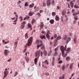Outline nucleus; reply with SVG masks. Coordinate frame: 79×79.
<instances>
[{
	"instance_id": "nucleus-26",
	"label": "nucleus",
	"mask_w": 79,
	"mask_h": 79,
	"mask_svg": "<svg viewBox=\"0 0 79 79\" xmlns=\"http://www.w3.org/2000/svg\"><path fill=\"white\" fill-rule=\"evenodd\" d=\"M70 59V57L69 56H67L66 58V60L67 61H69Z\"/></svg>"
},
{
	"instance_id": "nucleus-15",
	"label": "nucleus",
	"mask_w": 79,
	"mask_h": 79,
	"mask_svg": "<svg viewBox=\"0 0 79 79\" xmlns=\"http://www.w3.org/2000/svg\"><path fill=\"white\" fill-rule=\"evenodd\" d=\"M34 3H32V4L29 5V8H32L34 7Z\"/></svg>"
},
{
	"instance_id": "nucleus-38",
	"label": "nucleus",
	"mask_w": 79,
	"mask_h": 79,
	"mask_svg": "<svg viewBox=\"0 0 79 79\" xmlns=\"http://www.w3.org/2000/svg\"><path fill=\"white\" fill-rule=\"evenodd\" d=\"M17 74H18V72H15V75H14V77H15V76H16Z\"/></svg>"
},
{
	"instance_id": "nucleus-7",
	"label": "nucleus",
	"mask_w": 79,
	"mask_h": 79,
	"mask_svg": "<svg viewBox=\"0 0 79 79\" xmlns=\"http://www.w3.org/2000/svg\"><path fill=\"white\" fill-rule=\"evenodd\" d=\"M47 6H49L51 5V1L50 0H48L47 2Z\"/></svg>"
},
{
	"instance_id": "nucleus-17",
	"label": "nucleus",
	"mask_w": 79,
	"mask_h": 79,
	"mask_svg": "<svg viewBox=\"0 0 79 79\" xmlns=\"http://www.w3.org/2000/svg\"><path fill=\"white\" fill-rule=\"evenodd\" d=\"M54 20L53 19H51L50 20L49 22L51 24H54Z\"/></svg>"
},
{
	"instance_id": "nucleus-39",
	"label": "nucleus",
	"mask_w": 79,
	"mask_h": 79,
	"mask_svg": "<svg viewBox=\"0 0 79 79\" xmlns=\"http://www.w3.org/2000/svg\"><path fill=\"white\" fill-rule=\"evenodd\" d=\"M66 13L64 12V11H63L62 12V15H64Z\"/></svg>"
},
{
	"instance_id": "nucleus-8",
	"label": "nucleus",
	"mask_w": 79,
	"mask_h": 79,
	"mask_svg": "<svg viewBox=\"0 0 79 79\" xmlns=\"http://www.w3.org/2000/svg\"><path fill=\"white\" fill-rule=\"evenodd\" d=\"M28 28H30V31H31V30H32V26H31V25L29 23H28Z\"/></svg>"
},
{
	"instance_id": "nucleus-57",
	"label": "nucleus",
	"mask_w": 79,
	"mask_h": 79,
	"mask_svg": "<svg viewBox=\"0 0 79 79\" xmlns=\"http://www.w3.org/2000/svg\"><path fill=\"white\" fill-rule=\"evenodd\" d=\"M75 11V10H74V9H73L72 10V13H74Z\"/></svg>"
},
{
	"instance_id": "nucleus-14",
	"label": "nucleus",
	"mask_w": 79,
	"mask_h": 79,
	"mask_svg": "<svg viewBox=\"0 0 79 79\" xmlns=\"http://www.w3.org/2000/svg\"><path fill=\"white\" fill-rule=\"evenodd\" d=\"M66 51L67 52L66 53H69V52H71V48H68Z\"/></svg>"
},
{
	"instance_id": "nucleus-6",
	"label": "nucleus",
	"mask_w": 79,
	"mask_h": 79,
	"mask_svg": "<svg viewBox=\"0 0 79 79\" xmlns=\"http://www.w3.org/2000/svg\"><path fill=\"white\" fill-rule=\"evenodd\" d=\"M8 53H9L10 51L8 50H5L4 51V55L5 56H7L8 55Z\"/></svg>"
},
{
	"instance_id": "nucleus-42",
	"label": "nucleus",
	"mask_w": 79,
	"mask_h": 79,
	"mask_svg": "<svg viewBox=\"0 0 79 79\" xmlns=\"http://www.w3.org/2000/svg\"><path fill=\"white\" fill-rule=\"evenodd\" d=\"M19 19H20V22H22V21H23V17H22L20 16L19 17Z\"/></svg>"
},
{
	"instance_id": "nucleus-21",
	"label": "nucleus",
	"mask_w": 79,
	"mask_h": 79,
	"mask_svg": "<svg viewBox=\"0 0 79 79\" xmlns=\"http://www.w3.org/2000/svg\"><path fill=\"white\" fill-rule=\"evenodd\" d=\"M24 27H25V25L21 24L20 26V29H24Z\"/></svg>"
},
{
	"instance_id": "nucleus-43",
	"label": "nucleus",
	"mask_w": 79,
	"mask_h": 79,
	"mask_svg": "<svg viewBox=\"0 0 79 79\" xmlns=\"http://www.w3.org/2000/svg\"><path fill=\"white\" fill-rule=\"evenodd\" d=\"M56 37H57V34H55L54 35L53 37V38H55Z\"/></svg>"
},
{
	"instance_id": "nucleus-13",
	"label": "nucleus",
	"mask_w": 79,
	"mask_h": 79,
	"mask_svg": "<svg viewBox=\"0 0 79 79\" xmlns=\"http://www.w3.org/2000/svg\"><path fill=\"white\" fill-rule=\"evenodd\" d=\"M77 15H79V11H78L77 12H75L73 14V16H77Z\"/></svg>"
},
{
	"instance_id": "nucleus-46",
	"label": "nucleus",
	"mask_w": 79,
	"mask_h": 79,
	"mask_svg": "<svg viewBox=\"0 0 79 79\" xmlns=\"http://www.w3.org/2000/svg\"><path fill=\"white\" fill-rule=\"evenodd\" d=\"M27 43H26L25 45L24 46V47H25V48H27Z\"/></svg>"
},
{
	"instance_id": "nucleus-12",
	"label": "nucleus",
	"mask_w": 79,
	"mask_h": 79,
	"mask_svg": "<svg viewBox=\"0 0 79 79\" xmlns=\"http://www.w3.org/2000/svg\"><path fill=\"white\" fill-rule=\"evenodd\" d=\"M49 33L48 32L46 34V37L48 39H50V35Z\"/></svg>"
},
{
	"instance_id": "nucleus-1",
	"label": "nucleus",
	"mask_w": 79,
	"mask_h": 79,
	"mask_svg": "<svg viewBox=\"0 0 79 79\" xmlns=\"http://www.w3.org/2000/svg\"><path fill=\"white\" fill-rule=\"evenodd\" d=\"M60 50L61 51L62 56L64 58L67 56V52H66L65 54H64V51H66V45H65V47L63 46H61L60 47Z\"/></svg>"
},
{
	"instance_id": "nucleus-25",
	"label": "nucleus",
	"mask_w": 79,
	"mask_h": 79,
	"mask_svg": "<svg viewBox=\"0 0 79 79\" xmlns=\"http://www.w3.org/2000/svg\"><path fill=\"white\" fill-rule=\"evenodd\" d=\"M40 38H41V39H46L45 36L44 35H43L41 36H40Z\"/></svg>"
},
{
	"instance_id": "nucleus-48",
	"label": "nucleus",
	"mask_w": 79,
	"mask_h": 79,
	"mask_svg": "<svg viewBox=\"0 0 79 79\" xmlns=\"http://www.w3.org/2000/svg\"><path fill=\"white\" fill-rule=\"evenodd\" d=\"M41 33L42 34H45L46 33V32H45V31H42Z\"/></svg>"
},
{
	"instance_id": "nucleus-33",
	"label": "nucleus",
	"mask_w": 79,
	"mask_h": 79,
	"mask_svg": "<svg viewBox=\"0 0 79 79\" xmlns=\"http://www.w3.org/2000/svg\"><path fill=\"white\" fill-rule=\"evenodd\" d=\"M26 21H23L21 23V24H22V25H25V24H26Z\"/></svg>"
},
{
	"instance_id": "nucleus-30",
	"label": "nucleus",
	"mask_w": 79,
	"mask_h": 79,
	"mask_svg": "<svg viewBox=\"0 0 79 79\" xmlns=\"http://www.w3.org/2000/svg\"><path fill=\"white\" fill-rule=\"evenodd\" d=\"M36 15H38V17H40L41 16V15H40V14L39 12L36 13Z\"/></svg>"
},
{
	"instance_id": "nucleus-64",
	"label": "nucleus",
	"mask_w": 79,
	"mask_h": 79,
	"mask_svg": "<svg viewBox=\"0 0 79 79\" xmlns=\"http://www.w3.org/2000/svg\"><path fill=\"white\" fill-rule=\"evenodd\" d=\"M44 27H45V29L47 28V26H46V25L44 26Z\"/></svg>"
},
{
	"instance_id": "nucleus-20",
	"label": "nucleus",
	"mask_w": 79,
	"mask_h": 79,
	"mask_svg": "<svg viewBox=\"0 0 79 79\" xmlns=\"http://www.w3.org/2000/svg\"><path fill=\"white\" fill-rule=\"evenodd\" d=\"M70 4L71 8H73L74 6V3H73V1H72L71 2H70Z\"/></svg>"
},
{
	"instance_id": "nucleus-2",
	"label": "nucleus",
	"mask_w": 79,
	"mask_h": 79,
	"mask_svg": "<svg viewBox=\"0 0 79 79\" xmlns=\"http://www.w3.org/2000/svg\"><path fill=\"white\" fill-rule=\"evenodd\" d=\"M40 55L41 56H42V55H43V53L40 50L37 51L35 52V57H37L38 56V58H39Z\"/></svg>"
},
{
	"instance_id": "nucleus-28",
	"label": "nucleus",
	"mask_w": 79,
	"mask_h": 79,
	"mask_svg": "<svg viewBox=\"0 0 79 79\" xmlns=\"http://www.w3.org/2000/svg\"><path fill=\"white\" fill-rule=\"evenodd\" d=\"M43 7H44L46 6V3L45 2H44L43 3L42 5Z\"/></svg>"
},
{
	"instance_id": "nucleus-52",
	"label": "nucleus",
	"mask_w": 79,
	"mask_h": 79,
	"mask_svg": "<svg viewBox=\"0 0 79 79\" xmlns=\"http://www.w3.org/2000/svg\"><path fill=\"white\" fill-rule=\"evenodd\" d=\"M47 60H46L45 61H42L43 63H47Z\"/></svg>"
},
{
	"instance_id": "nucleus-34",
	"label": "nucleus",
	"mask_w": 79,
	"mask_h": 79,
	"mask_svg": "<svg viewBox=\"0 0 79 79\" xmlns=\"http://www.w3.org/2000/svg\"><path fill=\"white\" fill-rule=\"evenodd\" d=\"M73 64L72 63V64H71L70 65V68L71 69H72V68L73 66Z\"/></svg>"
},
{
	"instance_id": "nucleus-37",
	"label": "nucleus",
	"mask_w": 79,
	"mask_h": 79,
	"mask_svg": "<svg viewBox=\"0 0 79 79\" xmlns=\"http://www.w3.org/2000/svg\"><path fill=\"white\" fill-rule=\"evenodd\" d=\"M52 16H55L56 15V13L54 12H52Z\"/></svg>"
},
{
	"instance_id": "nucleus-5",
	"label": "nucleus",
	"mask_w": 79,
	"mask_h": 79,
	"mask_svg": "<svg viewBox=\"0 0 79 79\" xmlns=\"http://www.w3.org/2000/svg\"><path fill=\"white\" fill-rule=\"evenodd\" d=\"M8 71H5L4 72V78L6 77V76L8 75Z\"/></svg>"
},
{
	"instance_id": "nucleus-55",
	"label": "nucleus",
	"mask_w": 79,
	"mask_h": 79,
	"mask_svg": "<svg viewBox=\"0 0 79 79\" xmlns=\"http://www.w3.org/2000/svg\"><path fill=\"white\" fill-rule=\"evenodd\" d=\"M45 75L46 76H48V75H49V74L48 73H45Z\"/></svg>"
},
{
	"instance_id": "nucleus-63",
	"label": "nucleus",
	"mask_w": 79,
	"mask_h": 79,
	"mask_svg": "<svg viewBox=\"0 0 79 79\" xmlns=\"http://www.w3.org/2000/svg\"><path fill=\"white\" fill-rule=\"evenodd\" d=\"M57 8L58 10H60V6H57Z\"/></svg>"
},
{
	"instance_id": "nucleus-56",
	"label": "nucleus",
	"mask_w": 79,
	"mask_h": 79,
	"mask_svg": "<svg viewBox=\"0 0 79 79\" xmlns=\"http://www.w3.org/2000/svg\"><path fill=\"white\" fill-rule=\"evenodd\" d=\"M55 57H52V61H55Z\"/></svg>"
},
{
	"instance_id": "nucleus-49",
	"label": "nucleus",
	"mask_w": 79,
	"mask_h": 79,
	"mask_svg": "<svg viewBox=\"0 0 79 79\" xmlns=\"http://www.w3.org/2000/svg\"><path fill=\"white\" fill-rule=\"evenodd\" d=\"M58 63L59 64H61L63 63V61L62 60H60L59 61Z\"/></svg>"
},
{
	"instance_id": "nucleus-51",
	"label": "nucleus",
	"mask_w": 79,
	"mask_h": 79,
	"mask_svg": "<svg viewBox=\"0 0 79 79\" xmlns=\"http://www.w3.org/2000/svg\"><path fill=\"white\" fill-rule=\"evenodd\" d=\"M33 40V38L32 36H31L30 37L29 39H28V40Z\"/></svg>"
},
{
	"instance_id": "nucleus-3",
	"label": "nucleus",
	"mask_w": 79,
	"mask_h": 79,
	"mask_svg": "<svg viewBox=\"0 0 79 79\" xmlns=\"http://www.w3.org/2000/svg\"><path fill=\"white\" fill-rule=\"evenodd\" d=\"M42 41L41 40H36V44H38V43H40V44H41L40 45H37V48L38 49H39V48L40 47H41L42 45V44L43 43Z\"/></svg>"
},
{
	"instance_id": "nucleus-16",
	"label": "nucleus",
	"mask_w": 79,
	"mask_h": 79,
	"mask_svg": "<svg viewBox=\"0 0 79 79\" xmlns=\"http://www.w3.org/2000/svg\"><path fill=\"white\" fill-rule=\"evenodd\" d=\"M27 56H25V60H26L27 62H28L29 61V58L28 57H26Z\"/></svg>"
},
{
	"instance_id": "nucleus-62",
	"label": "nucleus",
	"mask_w": 79,
	"mask_h": 79,
	"mask_svg": "<svg viewBox=\"0 0 79 79\" xmlns=\"http://www.w3.org/2000/svg\"><path fill=\"white\" fill-rule=\"evenodd\" d=\"M42 12H43V10H41L40 11V13H42Z\"/></svg>"
},
{
	"instance_id": "nucleus-54",
	"label": "nucleus",
	"mask_w": 79,
	"mask_h": 79,
	"mask_svg": "<svg viewBox=\"0 0 79 79\" xmlns=\"http://www.w3.org/2000/svg\"><path fill=\"white\" fill-rule=\"evenodd\" d=\"M69 41H70V40H67L66 41V44H68V43L69 42Z\"/></svg>"
},
{
	"instance_id": "nucleus-10",
	"label": "nucleus",
	"mask_w": 79,
	"mask_h": 79,
	"mask_svg": "<svg viewBox=\"0 0 79 79\" xmlns=\"http://www.w3.org/2000/svg\"><path fill=\"white\" fill-rule=\"evenodd\" d=\"M40 24H41L40 26V28H41V29L43 28V27H44V23H43V22H41Z\"/></svg>"
},
{
	"instance_id": "nucleus-50",
	"label": "nucleus",
	"mask_w": 79,
	"mask_h": 79,
	"mask_svg": "<svg viewBox=\"0 0 79 79\" xmlns=\"http://www.w3.org/2000/svg\"><path fill=\"white\" fill-rule=\"evenodd\" d=\"M26 48H25L24 49V50H23V53H25V52H26V50H27V49H26Z\"/></svg>"
},
{
	"instance_id": "nucleus-44",
	"label": "nucleus",
	"mask_w": 79,
	"mask_h": 79,
	"mask_svg": "<svg viewBox=\"0 0 79 79\" xmlns=\"http://www.w3.org/2000/svg\"><path fill=\"white\" fill-rule=\"evenodd\" d=\"M28 2H26V3L25 4V6H28Z\"/></svg>"
},
{
	"instance_id": "nucleus-35",
	"label": "nucleus",
	"mask_w": 79,
	"mask_h": 79,
	"mask_svg": "<svg viewBox=\"0 0 79 79\" xmlns=\"http://www.w3.org/2000/svg\"><path fill=\"white\" fill-rule=\"evenodd\" d=\"M52 5H53L55 4V1H54V0H52Z\"/></svg>"
},
{
	"instance_id": "nucleus-41",
	"label": "nucleus",
	"mask_w": 79,
	"mask_h": 79,
	"mask_svg": "<svg viewBox=\"0 0 79 79\" xmlns=\"http://www.w3.org/2000/svg\"><path fill=\"white\" fill-rule=\"evenodd\" d=\"M67 38V35H64V39L66 40V38Z\"/></svg>"
},
{
	"instance_id": "nucleus-22",
	"label": "nucleus",
	"mask_w": 79,
	"mask_h": 79,
	"mask_svg": "<svg viewBox=\"0 0 79 79\" xmlns=\"http://www.w3.org/2000/svg\"><path fill=\"white\" fill-rule=\"evenodd\" d=\"M61 39V37L60 36H58L57 38V40H60Z\"/></svg>"
},
{
	"instance_id": "nucleus-27",
	"label": "nucleus",
	"mask_w": 79,
	"mask_h": 79,
	"mask_svg": "<svg viewBox=\"0 0 79 79\" xmlns=\"http://www.w3.org/2000/svg\"><path fill=\"white\" fill-rule=\"evenodd\" d=\"M64 79V76L63 75L62 77H59V79Z\"/></svg>"
},
{
	"instance_id": "nucleus-31",
	"label": "nucleus",
	"mask_w": 79,
	"mask_h": 79,
	"mask_svg": "<svg viewBox=\"0 0 79 79\" xmlns=\"http://www.w3.org/2000/svg\"><path fill=\"white\" fill-rule=\"evenodd\" d=\"M74 19L75 20H76V21H77V19H78V17L77 16H74Z\"/></svg>"
},
{
	"instance_id": "nucleus-60",
	"label": "nucleus",
	"mask_w": 79,
	"mask_h": 79,
	"mask_svg": "<svg viewBox=\"0 0 79 79\" xmlns=\"http://www.w3.org/2000/svg\"><path fill=\"white\" fill-rule=\"evenodd\" d=\"M58 41H57V40H55L54 41V42L55 43V44H56V42H57Z\"/></svg>"
},
{
	"instance_id": "nucleus-29",
	"label": "nucleus",
	"mask_w": 79,
	"mask_h": 79,
	"mask_svg": "<svg viewBox=\"0 0 79 79\" xmlns=\"http://www.w3.org/2000/svg\"><path fill=\"white\" fill-rule=\"evenodd\" d=\"M25 39H27L28 38V35L27 33H26L25 35Z\"/></svg>"
},
{
	"instance_id": "nucleus-58",
	"label": "nucleus",
	"mask_w": 79,
	"mask_h": 79,
	"mask_svg": "<svg viewBox=\"0 0 79 79\" xmlns=\"http://www.w3.org/2000/svg\"><path fill=\"white\" fill-rule=\"evenodd\" d=\"M55 62V61H52V66H54V63Z\"/></svg>"
},
{
	"instance_id": "nucleus-59",
	"label": "nucleus",
	"mask_w": 79,
	"mask_h": 79,
	"mask_svg": "<svg viewBox=\"0 0 79 79\" xmlns=\"http://www.w3.org/2000/svg\"><path fill=\"white\" fill-rule=\"evenodd\" d=\"M58 50V48H56L55 49V51L56 52Z\"/></svg>"
},
{
	"instance_id": "nucleus-32",
	"label": "nucleus",
	"mask_w": 79,
	"mask_h": 79,
	"mask_svg": "<svg viewBox=\"0 0 79 79\" xmlns=\"http://www.w3.org/2000/svg\"><path fill=\"white\" fill-rule=\"evenodd\" d=\"M74 7L75 8H79V6H77V5H75L74 6Z\"/></svg>"
},
{
	"instance_id": "nucleus-24",
	"label": "nucleus",
	"mask_w": 79,
	"mask_h": 79,
	"mask_svg": "<svg viewBox=\"0 0 79 79\" xmlns=\"http://www.w3.org/2000/svg\"><path fill=\"white\" fill-rule=\"evenodd\" d=\"M35 22V20L34 19H33L31 21V24L33 25V23H34Z\"/></svg>"
},
{
	"instance_id": "nucleus-36",
	"label": "nucleus",
	"mask_w": 79,
	"mask_h": 79,
	"mask_svg": "<svg viewBox=\"0 0 79 79\" xmlns=\"http://www.w3.org/2000/svg\"><path fill=\"white\" fill-rule=\"evenodd\" d=\"M65 68H66V66H65V65H63L62 66V69L63 71H64V70Z\"/></svg>"
},
{
	"instance_id": "nucleus-18",
	"label": "nucleus",
	"mask_w": 79,
	"mask_h": 79,
	"mask_svg": "<svg viewBox=\"0 0 79 79\" xmlns=\"http://www.w3.org/2000/svg\"><path fill=\"white\" fill-rule=\"evenodd\" d=\"M33 15V13L31 11L29 12V13H28V15L30 16H32Z\"/></svg>"
},
{
	"instance_id": "nucleus-19",
	"label": "nucleus",
	"mask_w": 79,
	"mask_h": 79,
	"mask_svg": "<svg viewBox=\"0 0 79 79\" xmlns=\"http://www.w3.org/2000/svg\"><path fill=\"white\" fill-rule=\"evenodd\" d=\"M44 56H47V52L45 51V50H44Z\"/></svg>"
},
{
	"instance_id": "nucleus-53",
	"label": "nucleus",
	"mask_w": 79,
	"mask_h": 79,
	"mask_svg": "<svg viewBox=\"0 0 79 79\" xmlns=\"http://www.w3.org/2000/svg\"><path fill=\"white\" fill-rule=\"evenodd\" d=\"M15 17H16V19H18V15H15Z\"/></svg>"
},
{
	"instance_id": "nucleus-11",
	"label": "nucleus",
	"mask_w": 79,
	"mask_h": 79,
	"mask_svg": "<svg viewBox=\"0 0 79 79\" xmlns=\"http://www.w3.org/2000/svg\"><path fill=\"white\" fill-rule=\"evenodd\" d=\"M55 19L56 21H59V20L60 19V18L59 17H58V15H56L55 17Z\"/></svg>"
},
{
	"instance_id": "nucleus-4",
	"label": "nucleus",
	"mask_w": 79,
	"mask_h": 79,
	"mask_svg": "<svg viewBox=\"0 0 79 79\" xmlns=\"http://www.w3.org/2000/svg\"><path fill=\"white\" fill-rule=\"evenodd\" d=\"M32 40H28L27 44L28 47H29L32 45Z\"/></svg>"
},
{
	"instance_id": "nucleus-40",
	"label": "nucleus",
	"mask_w": 79,
	"mask_h": 79,
	"mask_svg": "<svg viewBox=\"0 0 79 79\" xmlns=\"http://www.w3.org/2000/svg\"><path fill=\"white\" fill-rule=\"evenodd\" d=\"M25 55H26V56H27V55H29V52H26L25 53Z\"/></svg>"
},
{
	"instance_id": "nucleus-61",
	"label": "nucleus",
	"mask_w": 79,
	"mask_h": 79,
	"mask_svg": "<svg viewBox=\"0 0 79 79\" xmlns=\"http://www.w3.org/2000/svg\"><path fill=\"white\" fill-rule=\"evenodd\" d=\"M26 18L28 19H29V16H27Z\"/></svg>"
},
{
	"instance_id": "nucleus-9",
	"label": "nucleus",
	"mask_w": 79,
	"mask_h": 79,
	"mask_svg": "<svg viewBox=\"0 0 79 79\" xmlns=\"http://www.w3.org/2000/svg\"><path fill=\"white\" fill-rule=\"evenodd\" d=\"M38 56L34 60V63L35 64H37V61H38Z\"/></svg>"
},
{
	"instance_id": "nucleus-45",
	"label": "nucleus",
	"mask_w": 79,
	"mask_h": 79,
	"mask_svg": "<svg viewBox=\"0 0 79 79\" xmlns=\"http://www.w3.org/2000/svg\"><path fill=\"white\" fill-rule=\"evenodd\" d=\"M41 48V49H44V48H45V47L44 46V45H42Z\"/></svg>"
},
{
	"instance_id": "nucleus-23",
	"label": "nucleus",
	"mask_w": 79,
	"mask_h": 79,
	"mask_svg": "<svg viewBox=\"0 0 79 79\" xmlns=\"http://www.w3.org/2000/svg\"><path fill=\"white\" fill-rule=\"evenodd\" d=\"M39 10V6H37L36 8V9H35V12L36 11H38Z\"/></svg>"
},
{
	"instance_id": "nucleus-47",
	"label": "nucleus",
	"mask_w": 79,
	"mask_h": 79,
	"mask_svg": "<svg viewBox=\"0 0 79 79\" xmlns=\"http://www.w3.org/2000/svg\"><path fill=\"white\" fill-rule=\"evenodd\" d=\"M57 52L56 51L54 54V56H56V55H57Z\"/></svg>"
}]
</instances>
